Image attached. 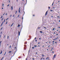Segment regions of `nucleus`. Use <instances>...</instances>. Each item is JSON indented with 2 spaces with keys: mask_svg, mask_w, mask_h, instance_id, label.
<instances>
[{
  "mask_svg": "<svg viewBox=\"0 0 60 60\" xmlns=\"http://www.w3.org/2000/svg\"><path fill=\"white\" fill-rule=\"evenodd\" d=\"M6 52H5V53L4 54V56H5V54H6Z\"/></svg>",
  "mask_w": 60,
  "mask_h": 60,
  "instance_id": "f3484780",
  "label": "nucleus"
},
{
  "mask_svg": "<svg viewBox=\"0 0 60 60\" xmlns=\"http://www.w3.org/2000/svg\"><path fill=\"white\" fill-rule=\"evenodd\" d=\"M48 11H47L45 13V15H46L47 14V13H48Z\"/></svg>",
  "mask_w": 60,
  "mask_h": 60,
  "instance_id": "20e7f679",
  "label": "nucleus"
},
{
  "mask_svg": "<svg viewBox=\"0 0 60 60\" xmlns=\"http://www.w3.org/2000/svg\"><path fill=\"white\" fill-rule=\"evenodd\" d=\"M54 3V2H53L52 3V6H53V3Z\"/></svg>",
  "mask_w": 60,
  "mask_h": 60,
  "instance_id": "bb28decb",
  "label": "nucleus"
},
{
  "mask_svg": "<svg viewBox=\"0 0 60 60\" xmlns=\"http://www.w3.org/2000/svg\"><path fill=\"white\" fill-rule=\"evenodd\" d=\"M11 51H10L9 52V53H11Z\"/></svg>",
  "mask_w": 60,
  "mask_h": 60,
  "instance_id": "dca6fc26",
  "label": "nucleus"
},
{
  "mask_svg": "<svg viewBox=\"0 0 60 60\" xmlns=\"http://www.w3.org/2000/svg\"><path fill=\"white\" fill-rule=\"evenodd\" d=\"M20 8H19V13H21V12H20Z\"/></svg>",
  "mask_w": 60,
  "mask_h": 60,
  "instance_id": "f03ea898",
  "label": "nucleus"
},
{
  "mask_svg": "<svg viewBox=\"0 0 60 60\" xmlns=\"http://www.w3.org/2000/svg\"><path fill=\"white\" fill-rule=\"evenodd\" d=\"M52 42H53V43L54 42V41H52Z\"/></svg>",
  "mask_w": 60,
  "mask_h": 60,
  "instance_id": "6e6d98bb",
  "label": "nucleus"
},
{
  "mask_svg": "<svg viewBox=\"0 0 60 60\" xmlns=\"http://www.w3.org/2000/svg\"><path fill=\"white\" fill-rule=\"evenodd\" d=\"M2 42V41H1L0 42V46L1 45V43Z\"/></svg>",
  "mask_w": 60,
  "mask_h": 60,
  "instance_id": "9d476101",
  "label": "nucleus"
},
{
  "mask_svg": "<svg viewBox=\"0 0 60 60\" xmlns=\"http://www.w3.org/2000/svg\"><path fill=\"white\" fill-rule=\"evenodd\" d=\"M22 20L23 19V17L22 18Z\"/></svg>",
  "mask_w": 60,
  "mask_h": 60,
  "instance_id": "864d4df0",
  "label": "nucleus"
},
{
  "mask_svg": "<svg viewBox=\"0 0 60 60\" xmlns=\"http://www.w3.org/2000/svg\"><path fill=\"white\" fill-rule=\"evenodd\" d=\"M40 28V27H38V29H39V28Z\"/></svg>",
  "mask_w": 60,
  "mask_h": 60,
  "instance_id": "338daca9",
  "label": "nucleus"
},
{
  "mask_svg": "<svg viewBox=\"0 0 60 60\" xmlns=\"http://www.w3.org/2000/svg\"><path fill=\"white\" fill-rule=\"evenodd\" d=\"M5 36L4 35V38H5Z\"/></svg>",
  "mask_w": 60,
  "mask_h": 60,
  "instance_id": "79ce46f5",
  "label": "nucleus"
},
{
  "mask_svg": "<svg viewBox=\"0 0 60 60\" xmlns=\"http://www.w3.org/2000/svg\"><path fill=\"white\" fill-rule=\"evenodd\" d=\"M43 59H45V58H43Z\"/></svg>",
  "mask_w": 60,
  "mask_h": 60,
  "instance_id": "5fc2aeb1",
  "label": "nucleus"
},
{
  "mask_svg": "<svg viewBox=\"0 0 60 60\" xmlns=\"http://www.w3.org/2000/svg\"><path fill=\"white\" fill-rule=\"evenodd\" d=\"M1 35H0V38H1Z\"/></svg>",
  "mask_w": 60,
  "mask_h": 60,
  "instance_id": "8fccbe9b",
  "label": "nucleus"
},
{
  "mask_svg": "<svg viewBox=\"0 0 60 60\" xmlns=\"http://www.w3.org/2000/svg\"><path fill=\"white\" fill-rule=\"evenodd\" d=\"M7 22H6V24H7Z\"/></svg>",
  "mask_w": 60,
  "mask_h": 60,
  "instance_id": "a19ab883",
  "label": "nucleus"
},
{
  "mask_svg": "<svg viewBox=\"0 0 60 60\" xmlns=\"http://www.w3.org/2000/svg\"><path fill=\"white\" fill-rule=\"evenodd\" d=\"M14 24V23H13L11 25V27L12 26V25H13Z\"/></svg>",
  "mask_w": 60,
  "mask_h": 60,
  "instance_id": "0eeeda50",
  "label": "nucleus"
},
{
  "mask_svg": "<svg viewBox=\"0 0 60 60\" xmlns=\"http://www.w3.org/2000/svg\"><path fill=\"white\" fill-rule=\"evenodd\" d=\"M33 16H34V15H33Z\"/></svg>",
  "mask_w": 60,
  "mask_h": 60,
  "instance_id": "680f3d73",
  "label": "nucleus"
},
{
  "mask_svg": "<svg viewBox=\"0 0 60 60\" xmlns=\"http://www.w3.org/2000/svg\"><path fill=\"white\" fill-rule=\"evenodd\" d=\"M32 49H34V47H32Z\"/></svg>",
  "mask_w": 60,
  "mask_h": 60,
  "instance_id": "72a5a7b5",
  "label": "nucleus"
},
{
  "mask_svg": "<svg viewBox=\"0 0 60 60\" xmlns=\"http://www.w3.org/2000/svg\"><path fill=\"white\" fill-rule=\"evenodd\" d=\"M35 41H36V42H37V40H35Z\"/></svg>",
  "mask_w": 60,
  "mask_h": 60,
  "instance_id": "a18cd8bd",
  "label": "nucleus"
},
{
  "mask_svg": "<svg viewBox=\"0 0 60 60\" xmlns=\"http://www.w3.org/2000/svg\"><path fill=\"white\" fill-rule=\"evenodd\" d=\"M55 30V28H54L53 29H52V30Z\"/></svg>",
  "mask_w": 60,
  "mask_h": 60,
  "instance_id": "4be33fe9",
  "label": "nucleus"
},
{
  "mask_svg": "<svg viewBox=\"0 0 60 60\" xmlns=\"http://www.w3.org/2000/svg\"><path fill=\"white\" fill-rule=\"evenodd\" d=\"M8 19H9V18H7V19H6V20H8Z\"/></svg>",
  "mask_w": 60,
  "mask_h": 60,
  "instance_id": "6ab92c4d",
  "label": "nucleus"
},
{
  "mask_svg": "<svg viewBox=\"0 0 60 60\" xmlns=\"http://www.w3.org/2000/svg\"><path fill=\"white\" fill-rule=\"evenodd\" d=\"M2 29H3V27H2L1 29H0V30H2Z\"/></svg>",
  "mask_w": 60,
  "mask_h": 60,
  "instance_id": "c9c22d12",
  "label": "nucleus"
},
{
  "mask_svg": "<svg viewBox=\"0 0 60 60\" xmlns=\"http://www.w3.org/2000/svg\"><path fill=\"white\" fill-rule=\"evenodd\" d=\"M3 17V16H1V18H0L1 19H2V17Z\"/></svg>",
  "mask_w": 60,
  "mask_h": 60,
  "instance_id": "412c9836",
  "label": "nucleus"
},
{
  "mask_svg": "<svg viewBox=\"0 0 60 60\" xmlns=\"http://www.w3.org/2000/svg\"><path fill=\"white\" fill-rule=\"evenodd\" d=\"M19 15H18V18H19Z\"/></svg>",
  "mask_w": 60,
  "mask_h": 60,
  "instance_id": "13d9d810",
  "label": "nucleus"
},
{
  "mask_svg": "<svg viewBox=\"0 0 60 60\" xmlns=\"http://www.w3.org/2000/svg\"><path fill=\"white\" fill-rule=\"evenodd\" d=\"M56 40V39H53V40Z\"/></svg>",
  "mask_w": 60,
  "mask_h": 60,
  "instance_id": "69168bd1",
  "label": "nucleus"
},
{
  "mask_svg": "<svg viewBox=\"0 0 60 60\" xmlns=\"http://www.w3.org/2000/svg\"><path fill=\"white\" fill-rule=\"evenodd\" d=\"M27 44V42H25L24 43V44Z\"/></svg>",
  "mask_w": 60,
  "mask_h": 60,
  "instance_id": "ddd939ff",
  "label": "nucleus"
},
{
  "mask_svg": "<svg viewBox=\"0 0 60 60\" xmlns=\"http://www.w3.org/2000/svg\"><path fill=\"white\" fill-rule=\"evenodd\" d=\"M34 46L35 47H37V46L36 45H34Z\"/></svg>",
  "mask_w": 60,
  "mask_h": 60,
  "instance_id": "393cba45",
  "label": "nucleus"
},
{
  "mask_svg": "<svg viewBox=\"0 0 60 60\" xmlns=\"http://www.w3.org/2000/svg\"><path fill=\"white\" fill-rule=\"evenodd\" d=\"M3 19H4V18H3V19H1V20H3Z\"/></svg>",
  "mask_w": 60,
  "mask_h": 60,
  "instance_id": "4c0bfd02",
  "label": "nucleus"
},
{
  "mask_svg": "<svg viewBox=\"0 0 60 60\" xmlns=\"http://www.w3.org/2000/svg\"><path fill=\"white\" fill-rule=\"evenodd\" d=\"M9 3H10V0H9Z\"/></svg>",
  "mask_w": 60,
  "mask_h": 60,
  "instance_id": "c03bdc74",
  "label": "nucleus"
},
{
  "mask_svg": "<svg viewBox=\"0 0 60 60\" xmlns=\"http://www.w3.org/2000/svg\"><path fill=\"white\" fill-rule=\"evenodd\" d=\"M19 26H20V25H18V26L17 27H19Z\"/></svg>",
  "mask_w": 60,
  "mask_h": 60,
  "instance_id": "f8f14e48",
  "label": "nucleus"
},
{
  "mask_svg": "<svg viewBox=\"0 0 60 60\" xmlns=\"http://www.w3.org/2000/svg\"><path fill=\"white\" fill-rule=\"evenodd\" d=\"M2 50H1V51H0V54H2Z\"/></svg>",
  "mask_w": 60,
  "mask_h": 60,
  "instance_id": "423d86ee",
  "label": "nucleus"
},
{
  "mask_svg": "<svg viewBox=\"0 0 60 60\" xmlns=\"http://www.w3.org/2000/svg\"><path fill=\"white\" fill-rule=\"evenodd\" d=\"M19 35H20V32L19 31L18 32Z\"/></svg>",
  "mask_w": 60,
  "mask_h": 60,
  "instance_id": "6e6552de",
  "label": "nucleus"
},
{
  "mask_svg": "<svg viewBox=\"0 0 60 60\" xmlns=\"http://www.w3.org/2000/svg\"><path fill=\"white\" fill-rule=\"evenodd\" d=\"M57 17H58V18H60V17L58 16H57Z\"/></svg>",
  "mask_w": 60,
  "mask_h": 60,
  "instance_id": "e433bc0d",
  "label": "nucleus"
},
{
  "mask_svg": "<svg viewBox=\"0 0 60 60\" xmlns=\"http://www.w3.org/2000/svg\"><path fill=\"white\" fill-rule=\"evenodd\" d=\"M48 8H49V9H50V8L49 7Z\"/></svg>",
  "mask_w": 60,
  "mask_h": 60,
  "instance_id": "a878e982",
  "label": "nucleus"
},
{
  "mask_svg": "<svg viewBox=\"0 0 60 60\" xmlns=\"http://www.w3.org/2000/svg\"><path fill=\"white\" fill-rule=\"evenodd\" d=\"M32 59H33V60H34V58H33Z\"/></svg>",
  "mask_w": 60,
  "mask_h": 60,
  "instance_id": "0e129e2a",
  "label": "nucleus"
},
{
  "mask_svg": "<svg viewBox=\"0 0 60 60\" xmlns=\"http://www.w3.org/2000/svg\"><path fill=\"white\" fill-rule=\"evenodd\" d=\"M9 48H11V45L10 46Z\"/></svg>",
  "mask_w": 60,
  "mask_h": 60,
  "instance_id": "c85d7f7f",
  "label": "nucleus"
},
{
  "mask_svg": "<svg viewBox=\"0 0 60 60\" xmlns=\"http://www.w3.org/2000/svg\"><path fill=\"white\" fill-rule=\"evenodd\" d=\"M17 13V11H16L15 12V14H16V13Z\"/></svg>",
  "mask_w": 60,
  "mask_h": 60,
  "instance_id": "aec40b11",
  "label": "nucleus"
},
{
  "mask_svg": "<svg viewBox=\"0 0 60 60\" xmlns=\"http://www.w3.org/2000/svg\"><path fill=\"white\" fill-rule=\"evenodd\" d=\"M39 39L40 40H41V38H39Z\"/></svg>",
  "mask_w": 60,
  "mask_h": 60,
  "instance_id": "e2e57ef3",
  "label": "nucleus"
},
{
  "mask_svg": "<svg viewBox=\"0 0 60 60\" xmlns=\"http://www.w3.org/2000/svg\"><path fill=\"white\" fill-rule=\"evenodd\" d=\"M4 22H3L1 24V25L0 26H2V25H3V23H4Z\"/></svg>",
  "mask_w": 60,
  "mask_h": 60,
  "instance_id": "7ed1b4c3",
  "label": "nucleus"
},
{
  "mask_svg": "<svg viewBox=\"0 0 60 60\" xmlns=\"http://www.w3.org/2000/svg\"><path fill=\"white\" fill-rule=\"evenodd\" d=\"M5 19L4 20V21H3V22H5Z\"/></svg>",
  "mask_w": 60,
  "mask_h": 60,
  "instance_id": "b1692460",
  "label": "nucleus"
},
{
  "mask_svg": "<svg viewBox=\"0 0 60 60\" xmlns=\"http://www.w3.org/2000/svg\"><path fill=\"white\" fill-rule=\"evenodd\" d=\"M35 39H36V38L35 37Z\"/></svg>",
  "mask_w": 60,
  "mask_h": 60,
  "instance_id": "37998d69",
  "label": "nucleus"
},
{
  "mask_svg": "<svg viewBox=\"0 0 60 60\" xmlns=\"http://www.w3.org/2000/svg\"><path fill=\"white\" fill-rule=\"evenodd\" d=\"M3 59H4V57H2V58L1 59V60H3Z\"/></svg>",
  "mask_w": 60,
  "mask_h": 60,
  "instance_id": "2eb2a0df",
  "label": "nucleus"
},
{
  "mask_svg": "<svg viewBox=\"0 0 60 60\" xmlns=\"http://www.w3.org/2000/svg\"><path fill=\"white\" fill-rule=\"evenodd\" d=\"M11 10H13V6H12L11 7Z\"/></svg>",
  "mask_w": 60,
  "mask_h": 60,
  "instance_id": "39448f33",
  "label": "nucleus"
},
{
  "mask_svg": "<svg viewBox=\"0 0 60 60\" xmlns=\"http://www.w3.org/2000/svg\"><path fill=\"white\" fill-rule=\"evenodd\" d=\"M11 16H12V15H11L10 16V17H11Z\"/></svg>",
  "mask_w": 60,
  "mask_h": 60,
  "instance_id": "3c124183",
  "label": "nucleus"
},
{
  "mask_svg": "<svg viewBox=\"0 0 60 60\" xmlns=\"http://www.w3.org/2000/svg\"><path fill=\"white\" fill-rule=\"evenodd\" d=\"M21 58V56L19 57V58Z\"/></svg>",
  "mask_w": 60,
  "mask_h": 60,
  "instance_id": "4468645a",
  "label": "nucleus"
},
{
  "mask_svg": "<svg viewBox=\"0 0 60 60\" xmlns=\"http://www.w3.org/2000/svg\"><path fill=\"white\" fill-rule=\"evenodd\" d=\"M23 12H24V14L23 15H24V14H25V11H23Z\"/></svg>",
  "mask_w": 60,
  "mask_h": 60,
  "instance_id": "7c9ffc66",
  "label": "nucleus"
},
{
  "mask_svg": "<svg viewBox=\"0 0 60 60\" xmlns=\"http://www.w3.org/2000/svg\"><path fill=\"white\" fill-rule=\"evenodd\" d=\"M23 56H25V55H24V54H23Z\"/></svg>",
  "mask_w": 60,
  "mask_h": 60,
  "instance_id": "ea45409f",
  "label": "nucleus"
},
{
  "mask_svg": "<svg viewBox=\"0 0 60 60\" xmlns=\"http://www.w3.org/2000/svg\"><path fill=\"white\" fill-rule=\"evenodd\" d=\"M56 35L57 36V35H58V34H56Z\"/></svg>",
  "mask_w": 60,
  "mask_h": 60,
  "instance_id": "4d7b16f0",
  "label": "nucleus"
},
{
  "mask_svg": "<svg viewBox=\"0 0 60 60\" xmlns=\"http://www.w3.org/2000/svg\"><path fill=\"white\" fill-rule=\"evenodd\" d=\"M56 54H55L53 56V60L54 59H55L56 58Z\"/></svg>",
  "mask_w": 60,
  "mask_h": 60,
  "instance_id": "f257e3e1",
  "label": "nucleus"
},
{
  "mask_svg": "<svg viewBox=\"0 0 60 60\" xmlns=\"http://www.w3.org/2000/svg\"><path fill=\"white\" fill-rule=\"evenodd\" d=\"M59 22H60V20H59Z\"/></svg>",
  "mask_w": 60,
  "mask_h": 60,
  "instance_id": "774afa93",
  "label": "nucleus"
},
{
  "mask_svg": "<svg viewBox=\"0 0 60 60\" xmlns=\"http://www.w3.org/2000/svg\"><path fill=\"white\" fill-rule=\"evenodd\" d=\"M8 39H9V36H8Z\"/></svg>",
  "mask_w": 60,
  "mask_h": 60,
  "instance_id": "f704fd0d",
  "label": "nucleus"
},
{
  "mask_svg": "<svg viewBox=\"0 0 60 60\" xmlns=\"http://www.w3.org/2000/svg\"><path fill=\"white\" fill-rule=\"evenodd\" d=\"M51 17H52V18H53V16H51Z\"/></svg>",
  "mask_w": 60,
  "mask_h": 60,
  "instance_id": "49530a36",
  "label": "nucleus"
},
{
  "mask_svg": "<svg viewBox=\"0 0 60 60\" xmlns=\"http://www.w3.org/2000/svg\"><path fill=\"white\" fill-rule=\"evenodd\" d=\"M50 11H53V10H50Z\"/></svg>",
  "mask_w": 60,
  "mask_h": 60,
  "instance_id": "c756f323",
  "label": "nucleus"
},
{
  "mask_svg": "<svg viewBox=\"0 0 60 60\" xmlns=\"http://www.w3.org/2000/svg\"><path fill=\"white\" fill-rule=\"evenodd\" d=\"M3 6H4V4H2Z\"/></svg>",
  "mask_w": 60,
  "mask_h": 60,
  "instance_id": "5701e85b",
  "label": "nucleus"
},
{
  "mask_svg": "<svg viewBox=\"0 0 60 60\" xmlns=\"http://www.w3.org/2000/svg\"><path fill=\"white\" fill-rule=\"evenodd\" d=\"M49 42V43H50V42H51L50 41L49 42Z\"/></svg>",
  "mask_w": 60,
  "mask_h": 60,
  "instance_id": "473e14b6",
  "label": "nucleus"
},
{
  "mask_svg": "<svg viewBox=\"0 0 60 60\" xmlns=\"http://www.w3.org/2000/svg\"><path fill=\"white\" fill-rule=\"evenodd\" d=\"M38 44H40V43L39 42H38Z\"/></svg>",
  "mask_w": 60,
  "mask_h": 60,
  "instance_id": "09e8293b",
  "label": "nucleus"
},
{
  "mask_svg": "<svg viewBox=\"0 0 60 60\" xmlns=\"http://www.w3.org/2000/svg\"><path fill=\"white\" fill-rule=\"evenodd\" d=\"M6 16L7 15V13H6Z\"/></svg>",
  "mask_w": 60,
  "mask_h": 60,
  "instance_id": "bf43d9fd",
  "label": "nucleus"
},
{
  "mask_svg": "<svg viewBox=\"0 0 60 60\" xmlns=\"http://www.w3.org/2000/svg\"><path fill=\"white\" fill-rule=\"evenodd\" d=\"M0 34H2V32H0Z\"/></svg>",
  "mask_w": 60,
  "mask_h": 60,
  "instance_id": "cd10ccee",
  "label": "nucleus"
},
{
  "mask_svg": "<svg viewBox=\"0 0 60 60\" xmlns=\"http://www.w3.org/2000/svg\"><path fill=\"white\" fill-rule=\"evenodd\" d=\"M44 28H45V29H46V27H44Z\"/></svg>",
  "mask_w": 60,
  "mask_h": 60,
  "instance_id": "2f4dec72",
  "label": "nucleus"
},
{
  "mask_svg": "<svg viewBox=\"0 0 60 60\" xmlns=\"http://www.w3.org/2000/svg\"><path fill=\"white\" fill-rule=\"evenodd\" d=\"M13 17H14V15H13Z\"/></svg>",
  "mask_w": 60,
  "mask_h": 60,
  "instance_id": "603ef678",
  "label": "nucleus"
},
{
  "mask_svg": "<svg viewBox=\"0 0 60 60\" xmlns=\"http://www.w3.org/2000/svg\"><path fill=\"white\" fill-rule=\"evenodd\" d=\"M41 55L42 56H44V55L43 54H42Z\"/></svg>",
  "mask_w": 60,
  "mask_h": 60,
  "instance_id": "a211bd4d",
  "label": "nucleus"
},
{
  "mask_svg": "<svg viewBox=\"0 0 60 60\" xmlns=\"http://www.w3.org/2000/svg\"><path fill=\"white\" fill-rule=\"evenodd\" d=\"M9 5H10L9 4L8 5V6H9Z\"/></svg>",
  "mask_w": 60,
  "mask_h": 60,
  "instance_id": "58836bf2",
  "label": "nucleus"
},
{
  "mask_svg": "<svg viewBox=\"0 0 60 60\" xmlns=\"http://www.w3.org/2000/svg\"><path fill=\"white\" fill-rule=\"evenodd\" d=\"M36 54H37V52H36Z\"/></svg>",
  "mask_w": 60,
  "mask_h": 60,
  "instance_id": "052dcab7",
  "label": "nucleus"
},
{
  "mask_svg": "<svg viewBox=\"0 0 60 60\" xmlns=\"http://www.w3.org/2000/svg\"><path fill=\"white\" fill-rule=\"evenodd\" d=\"M24 50H26V48H25V47H24Z\"/></svg>",
  "mask_w": 60,
  "mask_h": 60,
  "instance_id": "1a4fd4ad",
  "label": "nucleus"
},
{
  "mask_svg": "<svg viewBox=\"0 0 60 60\" xmlns=\"http://www.w3.org/2000/svg\"><path fill=\"white\" fill-rule=\"evenodd\" d=\"M15 49H16V47H15Z\"/></svg>",
  "mask_w": 60,
  "mask_h": 60,
  "instance_id": "de8ad7c7",
  "label": "nucleus"
},
{
  "mask_svg": "<svg viewBox=\"0 0 60 60\" xmlns=\"http://www.w3.org/2000/svg\"><path fill=\"white\" fill-rule=\"evenodd\" d=\"M40 32L41 33H42V31H40Z\"/></svg>",
  "mask_w": 60,
  "mask_h": 60,
  "instance_id": "9b49d317",
  "label": "nucleus"
}]
</instances>
